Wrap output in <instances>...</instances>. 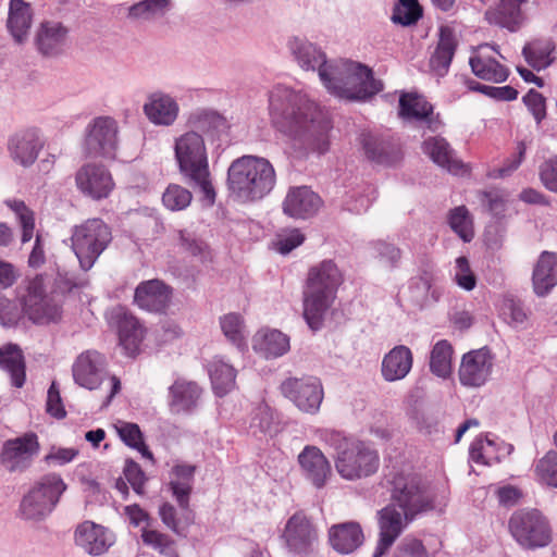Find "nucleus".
<instances>
[{"mask_svg":"<svg viewBox=\"0 0 557 557\" xmlns=\"http://www.w3.org/2000/svg\"><path fill=\"white\" fill-rule=\"evenodd\" d=\"M508 529L513 540L523 549L544 548L553 541L550 523L539 509L516 510L509 518Z\"/></svg>","mask_w":557,"mask_h":557,"instance_id":"9d476101","label":"nucleus"},{"mask_svg":"<svg viewBox=\"0 0 557 557\" xmlns=\"http://www.w3.org/2000/svg\"><path fill=\"white\" fill-rule=\"evenodd\" d=\"M423 15L418 0H398L393 9L392 21L401 26L414 25Z\"/></svg>","mask_w":557,"mask_h":557,"instance_id":"3c124183","label":"nucleus"},{"mask_svg":"<svg viewBox=\"0 0 557 557\" xmlns=\"http://www.w3.org/2000/svg\"><path fill=\"white\" fill-rule=\"evenodd\" d=\"M276 423L273 409L262 403L251 412L249 429L253 436L271 435L276 432Z\"/></svg>","mask_w":557,"mask_h":557,"instance_id":"de8ad7c7","label":"nucleus"},{"mask_svg":"<svg viewBox=\"0 0 557 557\" xmlns=\"http://www.w3.org/2000/svg\"><path fill=\"white\" fill-rule=\"evenodd\" d=\"M111 321L116 324L120 346L126 356L134 358L139 352L144 339V326L135 315L122 306L112 310Z\"/></svg>","mask_w":557,"mask_h":557,"instance_id":"aec40b11","label":"nucleus"},{"mask_svg":"<svg viewBox=\"0 0 557 557\" xmlns=\"http://www.w3.org/2000/svg\"><path fill=\"white\" fill-rule=\"evenodd\" d=\"M433 271L429 268L421 270L418 276L409 281V300L416 308L421 310L432 302L438 301L441 294L433 288Z\"/></svg>","mask_w":557,"mask_h":557,"instance_id":"e433bc0d","label":"nucleus"},{"mask_svg":"<svg viewBox=\"0 0 557 557\" xmlns=\"http://www.w3.org/2000/svg\"><path fill=\"white\" fill-rule=\"evenodd\" d=\"M117 122L113 117H95L85 131V154L90 158L113 159L117 149Z\"/></svg>","mask_w":557,"mask_h":557,"instance_id":"f8f14e48","label":"nucleus"},{"mask_svg":"<svg viewBox=\"0 0 557 557\" xmlns=\"http://www.w3.org/2000/svg\"><path fill=\"white\" fill-rule=\"evenodd\" d=\"M181 517L177 518L175 507L170 503H163L159 508V516L162 523L178 536L186 537L188 528L195 522V512L191 510V521L186 522L187 509H181Z\"/></svg>","mask_w":557,"mask_h":557,"instance_id":"a18cd8bd","label":"nucleus"},{"mask_svg":"<svg viewBox=\"0 0 557 557\" xmlns=\"http://www.w3.org/2000/svg\"><path fill=\"white\" fill-rule=\"evenodd\" d=\"M389 485L392 505L403 510L407 521H412L417 515L434 508V495L420 475L397 472L389 481Z\"/></svg>","mask_w":557,"mask_h":557,"instance_id":"0eeeda50","label":"nucleus"},{"mask_svg":"<svg viewBox=\"0 0 557 557\" xmlns=\"http://www.w3.org/2000/svg\"><path fill=\"white\" fill-rule=\"evenodd\" d=\"M39 450L40 444L37 434L26 432L3 443L0 461L10 472H24L32 466Z\"/></svg>","mask_w":557,"mask_h":557,"instance_id":"f3484780","label":"nucleus"},{"mask_svg":"<svg viewBox=\"0 0 557 557\" xmlns=\"http://www.w3.org/2000/svg\"><path fill=\"white\" fill-rule=\"evenodd\" d=\"M304 242L305 235L298 228H293L277 235L275 248L280 253L287 255Z\"/></svg>","mask_w":557,"mask_h":557,"instance_id":"69168bd1","label":"nucleus"},{"mask_svg":"<svg viewBox=\"0 0 557 557\" xmlns=\"http://www.w3.org/2000/svg\"><path fill=\"white\" fill-rule=\"evenodd\" d=\"M393 557H428V552L421 540L406 536L397 545Z\"/></svg>","mask_w":557,"mask_h":557,"instance_id":"338daca9","label":"nucleus"},{"mask_svg":"<svg viewBox=\"0 0 557 557\" xmlns=\"http://www.w3.org/2000/svg\"><path fill=\"white\" fill-rule=\"evenodd\" d=\"M539 175L544 187L557 194V156L545 160L540 165Z\"/></svg>","mask_w":557,"mask_h":557,"instance_id":"774afa93","label":"nucleus"},{"mask_svg":"<svg viewBox=\"0 0 557 557\" xmlns=\"http://www.w3.org/2000/svg\"><path fill=\"white\" fill-rule=\"evenodd\" d=\"M45 280L46 274H36L25 281V292L20 296L24 313L36 324L58 322L62 317V304L47 295Z\"/></svg>","mask_w":557,"mask_h":557,"instance_id":"9b49d317","label":"nucleus"},{"mask_svg":"<svg viewBox=\"0 0 557 557\" xmlns=\"http://www.w3.org/2000/svg\"><path fill=\"white\" fill-rule=\"evenodd\" d=\"M534 471L542 483L557 487V451H547L537 460Z\"/></svg>","mask_w":557,"mask_h":557,"instance_id":"13d9d810","label":"nucleus"},{"mask_svg":"<svg viewBox=\"0 0 557 557\" xmlns=\"http://www.w3.org/2000/svg\"><path fill=\"white\" fill-rule=\"evenodd\" d=\"M555 50V44L550 39H535L524 45L522 55L527 63L534 70L541 71L548 67L554 59L550 54Z\"/></svg>","mask_w":557,"mask_h":557,"instance_id":"79ce46f5","label":"nucleus"},{"mask_svg":"<svg viewBox=\"0 0 557 557\" xmlns=\"http://www.w3.org/2000/svg\"><path fill=\"white\" fill-rule=\"evenodd\" d=\"M533 290L545 297L557 284V253L543 251L532 274Z\"/></svg>","mask_w":557,"mask_h":557,"instance_id":"72a5a7b5","label":"nucleus"},{"mask_svg":"<svg viewBox=\"0 0 557 557\" xmlns=\"http://www.w3.org/2000/svg\"><path fill=\"white\" fill-rule=\"evenodd\" d=\"M457 48L458 40L454 29L449 26H441L436 48L430 58V66L436 75L447 74Z\"/></svg>","mask_w":557,"mask_h":557,"instance_id":"2f4dec72","label":"nucleus"},{"mask_svg":"<svg viewBox=\"0 0 557 557\" xmlns=\"http://www.w3.org/2000/svg\"><path fill=\"white\" fill-rule=\"evenodd\" d=\"M112 240L110 226L101 219H89L74 226L72 249L83 271L90 270Z\"/></svg>","mask_w":557,"mask_h":557,"instance_id":"1a4fd4ad","label":"nucleus"},{"mask_svg":"<svg viewBox=\"0 0 557 557\" xmlns=\"http://www.w3.org/2000/svg\"><path fill=\"white\" fill-rule=\"evenodd\" d=\"M228 190L243 202L263 199L276 184L272 163L262 157L246 154L235 159L227 170Z\"/></svg>","mask_w":557,"mask_h":557,"instance_id":"39448f33","label":"nucleus"},{"mask_svg":"<svg viewBox=\"0 0 557 557\" xmlns=\"http://www.w3.org/2000/svg\"><path fill=\"white\" fill-rule=\"evenodd\" d=\"M5 205L15 213L22 228L21 242L23 244L29 242L34 234L35 216L23 200H7Z\"/></svg>","mask_w":557,"mask_h":557,"instance_id":"603ef678","label":"nucleus"},{"mask_svg":"<svg viewBox=\"0 0 557 557\" xmlns=\"http://www.w3.org/2000/svg\"><path fill=\"white\" fill-rule=\"evenodd\" d=\"M67 484L55 472L41 475L23 496L20 513L25 520L40 521L47 518L58 506Z\"/></svg>","mask_w":557,"mask_h":557,"instance_id":"6e6552de","label":"nucleus"},{"mask_svg":"<svg viewBox=\"0 0 557 557\" xmlns=\"http://www.w3.org/2000/svg\"><path fill=\"white\" fill-rule=\"evenodd\" d=\"M173 287L159 278L140 282L134 292V304L141 310L163 314L173 298Z\"/></svg>","mask_w":557,"mask_h":557,"instance_id":"a211bd4d","label":"nucleus"},{"mask_svg":"<svg viewBox=\"0 0 557 557\" xmlns=\"http://www.w3.org/2000/svg\"><path fill=\"white\" fill-rule=\"evenodd\" d=\"M269 112L273 127L305 151L325 153L329 131L332 128L318 106L285 86L277 85L269 92Z\"/></svg>","mask_w":557,"mask_h":557,"instance_id":"f03ea898","label":"nucleus"},{"mask_svg":"<svg viewBox=\"0 0 557 557\" xmlns=\"http://www.w3.org/2000/svg\"><path fill=\"white\" fill-rule=\"evenodd\" d=\"M281 539L288 553L306 557L313 553L319 534L312 520L298 510L287 519Z\"/></svg>","mask_w":557,"mask_h":557,"instance_id":"ddd939ff","label":"nucleus"},{"mask_svg":"<svg viewBox=\"0 0 557 557\" xmlns=\"http://www.w3.org/2000/svg\"><path fill=\"white\" fill-rule=\"evenodd\" d=\"M123 443L140 453V455L151 461H154L153 455L144 442V435L136 423H124L117 430Z\"/></svg>","mask_w":557,"mask_h":557,"instance_id":"5fc2aeb1","label":"nucleus"},{"mask_svg":"<svg viewBox=\"0 0 557 557\" xmlns=\"http://www.w3.org/2000/svg\"><path fill=\"white\" fill-rule=\"evenodd\" d=\"M287 48L297 64L306 71H318L330 94L350 101H367L384 89L371 67L350 60H327L317 45L306 38L292 37Z\"/></svg>","mask_w":557,"mask_h":557,"instance_id":"f257e3e1","label":"nucleus"},{"mask_svg":"<svg viewBox=\"0 0 557 557\" xmlns=\"http://www.w3.org/2000/svg\"><path fill=\"white\" fill-rule=\"evenodd\" d=\"M343 282V275L333 260H323L311 267L304 290V319L313 332L320 331Z\"/></svg>","mask_w":557,"mask_h":557,"instance_id":"20e7f679","label":"nucleus"},{"mask_svg":"<svg viewBox=\"0 0 557 557\" xmlns=\"http://www.w3.org/2000/svg\"><path fill=\"white\" fill-rule=\"evenodd\" d=\"M32 8L24 0H10L8 29L17 44H23L32 26Z\"/></svg>","mask_w":557,"mask_h":557,"instance_id":"ea45409f","label":"nucleus"},{"mask_svg":"<svg viewBox=\"0 0 557 557\" xmlns=\"http://www.w3.org/2000/svg\"><path fill=\"white\" fill-rule=\"evenodd\" d=\"M178 240L184 251L193 257L199 258L200 261L205 262L210 258L209 246L194 233L181 230L178 231Z\"/></svg>","mask_w":557,"mask_h":557,"instance_id":"bf43d9fd","label":"nucleus"},{"mask_svg":"<svg viewBox=\"0 0 557 557\" xmlns=\"http://www.w3.org/2000/svg\"><path fill=\"white\" fill-rule=\"evenodd\" d=\"M411 350L404 345L395 346L382 360L381 373L386 382H395L407 376L412 368Z\"/></svg>","mask_w":557,"mask_h":557,"instance_id":"f704fd0d","label":"nucleus"},{"mask_svg":"<svg viewBox=\"0 0 557 557\" xmlns=\"http://www.w3.org/2000/svg\"><path fill=\"white\" fill-rule=\"evenodd\" d=\"M143 110L152 124L170 126L176 121L180 107L171 96L163 92H153L148 97Z\"/></svg>","mask_w":557,"mask_h":557,"instance_id":"7c9ffc66","label":"nucleus"},{"mask_svg":"<svg viewBox=\"0 0 557 557\" xmlns=\"http://www.w3.org/2000/svg\"><path fill=\"white\" fill-rule=\"evenodd\" d=\"M268 358L281 357L289 350V337L278 330H272L264 334L262 344Z\"/></svg>","mask_w":557,"mask_h":557,"instance_id":"052dcab7","label":"nucleus"},{"mask_svg":"<svg viewBox=\"0 0 557 557\" xmlns=\"http://www.w3.org/2000/svg\"><path fill=\"white\" fill-rule=\"evenodd\" d=\"M423 151L431 160L448 172L458 174L463 168L462 161L455 157L448 141L443 137H430L423 141Z\"/></svg>","mask_w":557,"mask_h":557,"instance_id":"58836bf2","label":"nucleus"},{"mask_svg":"<svg viewBox=\"0 0 557 557\" xmlns=\"http://www.w3.org/2000/svg\"><path fill=\"white\" fill-rule=\"evenodd\" d=\"M67 29L58 22H44L37 32L35 44L44 57H55L62 52Z\"/></svg>","mask_w":557,"mask_h":557,"instance_id":"c9c22d12","label":"nucleus"},{"mask_svg":"<svg viewBox=\"0 0 557 557\" xmlns=\"http://www.w3.org/2000/svg\"><path fill=\"white\" fill-rule=\"evenodd\" d=\"M372 257L383 267L394 270L399 268L403 258L401 249L393 243L377 239L370 243Z\"/></svg>","mask_w":557,"mask_h":557,"instance_id":"49530a36","label":"nucleus"},{"mask_svg":"<svg viewBox=\"0 0 557 557\" xmlns=\"http://www.w3.org/2000/svg\"><path fill=\"white\" fill-rule=\"evenodd\" d=\"M141 539L145 545L158 550L166 557H178L175 541L168 534L157 530L143 529Z\"/></svg>","mask_w":557,"mask_h":557,"instance_id":"864d4df0","label":"nucleus"},{"mask_svg":"<svg viewBox=\"0 0 557 557\" xmlns=\"http://www.w3.org/2000/svg\"><path fill=\"white\" fill-rule=\"evenodd\" d=\"M453 347L446 339L438 341L431 350L430 370L438 377H447L451 372Z\"/></svg>","mask_w":557,"mask_h":557,"instance_id":"c03bdc74","label":"nucleus"},{"mask_svg":"<svg viewBox=\"0 0 557 557\" xmlns=\"http://www.w3.org/2000/svg\"><path fill=\"white\" fill-rule=\"evenodd\" d=\"M322 206L321 197L308 186L290 187L283 200V212L294 219H309Z\"/></svg>","mask_w":557,"mask_h":557,"instance_id":"393cba45","label":"nucleus"},{"mask_svg":"<svg viewBox=\"0 0 557 557\" xmlns=\"http://www.w3.org/2000/svg\"><path fill=\"white\" fill-rule=\"evenodd\" d=\"M493 361L494 357L487 347L465 354L458 371L460 384L468 387L484 385L491 376Z\"/></svg>","mask_w":557,"mask_h":557,"instance_id":"6ab92c4d","label":"nucleus"},{"mask_svg":"<svg viewBox=\"0 0 557 557\" xmlns=\"http://www.w3.org/2000/svg\"><path fill=\"white\" fill-rule=\"evenodd\" d=\"M170 0H143L133 4L128 15L134 18H150L162 15L168 9Z\"/></svg>","mask_w":557,"mask_h":557,"instance_id":"680f3d73","label":"nucleus"},{"mask_svg":"<svg viewBox=\"0 0 557 557\" xmlns=\"http://www.w3.org/2000/svg\"><path fill=\"white\" fill-rule=\"evenodd\" d=\"M523 103L540 124L546 117V99L535 89H530L522 98Z\"/></svg>","mask_w":557,"mask_h":557,"instance_id":"0e129e2a","label":"nucleus"},{"mask_svg":"<svg viewBox=\"0 0 557 557\" xmlns=\"http://www.w3.org/2000/svg\"><path fill=\"white\" fill-rule=\"evenodd\" d=\"M171 473L175 476L169 482V488L173 497L176 499L180 509H187L185 520L187 523L191 521V508L189 506L190 494L193 492V483L196 473V466L181 463L172 468Z\"/></svg>","mask_w":557,"mask_h":557,"instance_id":"c756f323","label":"nucleus"},{"mask_svg":"<svg viewBox=\"0 0 557 557\" xmlns=\"http://www.w3.org/2000/svg\"><path fill=\"white\" fill-rule=\"evenodd\" d=\"M319 440L336 451L335 469L349 481L373 475L380 467V456L369 443L348 437L335 430L319 431Z\"/></svg>","mask_w":557,"mask_h":557,"instance_id":"7ed1b4c3","label":"nucleus"},{"mask_svg":"<svg viewBox=\"0 0 557 557\" xmlns=\"http://www.w3.org/2000/svg\"><path fill=\"white\" fill-rule=\"evenodd\" d=\"M24 311L16 302L0 294V325L12 327L17 325Z\"/></svg>","mask_w":557,"mask_h":557,"instance_id":"e2e57ef3","label":"nucleus"},{"mask_svg":"<svg viewBox=\"0 0 557 557\" xmlns=\"http://www.w3.org/2000/svg\"><path fill=\"white\" fill-rule=\"evenodd\" d=\"M329 542L334 550L339 554H351L364 542L361 525L356 521L337 523L329 529Z\"/></svg>","mask_w":557,"mask_h":557,"instance_id":"c85d7f7f","label":"nucleus"},{"mask_svg":"<svg viewBox=\"0 0 557 557\" xmlns=\"http://www.w3.org/2000/svg\"><path fill=\"white\" fill-rule=\"evenodd\" d=\"M42 148L44 141L38 129L34 127L15 132L8 140L10 157L23 168L32 166Z\"/></svg>","mask_w":557,"mask_h":557,"instance_id":"5701e85b","label":"nucleus"},{"mask_svg":"<svg viewBox=\"0 0 557 557\" xmlns=\"http://www.w3.org/2000/svg\"><path fill=\"white\" fill-rule=\"evenodd\" d=\"M203 389L195 381L176 379L169 387V408L173 414H191L200 403Z\"/></svg>","mask_w":557,"mask_h":557,"instance_id":"a878e982","label":"nucleus"},{"mask_svg":"<svg viewBox=\"0 0 557 557\" xmlns=\"http://www.w3.org/2000/svg\"><path fill=\"white\" fill-rule=\"evenodd\" d=\"M469 64L472 73L484 81L503 83L509 75L508 69L492 57L472 55Z\"/></svg>","mask_w":557,"mask_h":557,"instance_id":"a19ab883","label":"nucleus"},{"mask_svg":"<svg viewBox=\"0 0 557 557\" xmlns=\"http://www.w3.org/2000/svg\"><path fill=\"white\" fill-rule=\"evenodd\" d=\"M74 178L77 190L84 197L96 201L108 198L115 187L110 170L97 162L83 164Z\"/></svg>","mask_w":557,"mask_h":557,"instance_id":"dca6fc26","label":"nucleus"},{"mask_svg":"<svg viewBox=\"0 0 557 557\" xmlns=\"http://www.w3.org/2000/svg\"><path fill=\"white\" fill-rule=\"evenodd\" d=\"M220 325L224 336L237 348L247 347L244 336V319L239 313H227L220 318Z\"/></svg>","mask_w":557,"mask_h":557,"instance_id":"09e8293b","label":"nucleus"},{"mask_svg":"<svg viewBox=\"0 0 557 557\" xmlns=\"http://www.w3.org/2000/svg\"><path fill=\"white\" fill-rule=\"evenodd\" d=\"M175 160L184 181L198 187L210 205L215 201V190L211 183L207 148L198 132L181 135L174 145Z\"/></svg>","mask_w":557,"mask_h":557,"instance_id":"423d86ee","label":"nucleus"},{"mask_svg":"<svg viewBox=\"0 0 557 557\" xmlns=\"http://www.w3.org/2000/svg\"><path fill=\"white\" fill-rule=\"evenodd\" d=\"M75 543L88 555L100 556L115 543V536L109 529L85 521L75 531Z\"/></svg>","mask_w":557,"mask_h":557,"instance_id":"bb28decb","label":"nucleus"},{"mask_svg":"<svg viewBox=\"0 0 557 557\" xmlns=\"http://www.w3.org/2000/svg\"><path fill=\"white\" fill-rule=\"evenodd\" d=\"M193 199L191 193L177 184H170L162 195V202L171 211L186 209Z\"/></svg>","mask_w":557,"mask_h":557,"instance_id":"4d7b16f0","label":"nucleus"},{"mask_svg":"<svg viewBox=\"0 0 557 557\" xmlns=\"http://www.w3.org/2000/svg\"><path fill=\"white\" fill-rule=\"evenodd\" d=\"M191 123L197 131L214 136L225 127L226 120L216 111L201 110L193 115Z\"/></svg>","mask_w":557,"mask_h":557,"instance_id":"6e6d98bb","label":"nucleus"},{"mask_svg":"<svg viewBox=\"0 0 557 557\" xmlns=\"http://www.w3.org/2000/svg\"><path fill=\"white\" fill-rule=\"evenodd\" d=\"M380 536L372 557H382L401 534L404 524L403 516L397 507L389 504L379 512Z\"/></svg>","mask_w":557,"mask_h":557,"instance_id":"cd10ccee","label":"nucleus"},{"mask_svg":"<svg viewBox=\"0 0 557 557\" xmlns=\"http://www.w3.org/2000/svg\"><path fill=\"white\" fill-rule=\"evenodd\" d=\"M282 395L300 411L315 414L324 397L323 385L317 376L287 377L280 385Z\"/></svg>","mask_w":557,"mask_h":557,"instance_id":"4468645a","label":"nucleus"},{"mask_svg":"<svg viewBox=\"0 0 557 557\" xmlns=\"http://www.w3.org/2000/svg\"><path fill=\"white\" fill-rule=\"evenodd\" d=\"M106 366V358L99 351L82 352L72 366L74 382L89 391L97 389L102 383Z\"/></svg>","mask_w":557,"mask_h":557,"instance_id":"412c9836","label":"nucleus"},{"mask_svg":"<svg viewBox=\"0 0 557 557\" xmlns=\"http://www.w3.org/2000/svg\"><path fill=\"white\" fill-rule=\"evenodd\" d=\"M528 2L529 0H498L485 11L484 18L490 25L517 33L527 21L521 7Z\"/></svg>","mask_w":557,"mask_h":557,"instance_id":"b1692460","label":"nucleus"},{"mask_svg":"<svg viewBox=\"0 0 557 557\" xmlns=\"http://www.w3.org/2000/svg\"><path fill=\"white\" fill-rule=\"evenodd\" d=\"M0 369L9 373L12 386L21 388L26 381V364L21 347L8 343L0 347Z\"/></svg>","mask_w":557,"mask_h":557,"instance_id":"4c0bfd02","label":"nucleus"},{"mask_svg":"<svg viewBox=\"0 0 557 557\" xmlns=\"http://www.w3.org/2000/svg\"><path fill=\"white\" fill-rule=\"evenodd\" d=\"M448 224L465 243H470L473 239L472 220L465 206L456 207L449 211Z\"/></svg>","mask_w":557,"mask_h":557,"instance_id":"8fccbe9b","label":"nucleus"},{"mask_svg":"<svg viewBox=\"0 0 557 557\" xmlns=\"http://www.w3.org/2000/svg\"><path fill=\"white\" fill-rule=\"evenodd\" d=\"M357 141L364 158L376 165L395 166L404 157L400 144L389 135L363 129Z\"/></svg>","mask_w":557,"mask_h":557,"instance_id":"2eb2a0df","label":"nucleus"},{"mask_svg":"<svg viewBox=\"0 0 557 557\" xmlns=\"http://www.w3.org/2000/svg\"><path fill=\"white\" fill-rule=\"evenodd\" d=\"M305 480L312 486L323 488L332 475V466L322 450L314 445H306L297 457Z\"/></svg>","mask_w":557,"mask_h":557,"instance_id":"4be33fe9","label":"nucleus"},{"mask_svg":"<svg viewBox=\"0 0 557 557\" xmlns=\"http://www.w3.org/2000/svg\"><path fill=\"white\" fill-rule=\"evenodd\" d=\"M433 106L417 92H403L398 101V116L407 122H420L432 128Z\"/></svg>","mask_w":557,"mask_h":557,"instance_id":"473e14b6","label":"nucleus"},{"mask_svg":"<svg viewBox=\"0 0 557 557\" xmlns=\"http://www.w3.org/2000/svg\"><path fill=\"white\" fill-rule=\"evenodd\" d=\"M213 393L223 397L234 389L236 384V370L223 360H214L209 369Z\"/></svg>","mask_w":557,"mask_h":557,"instance_id":"37998d69","label":"nucleus"}]
</instances>
